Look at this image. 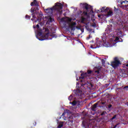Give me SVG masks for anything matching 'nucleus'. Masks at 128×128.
Returning <instances> with one entry per match:
<instances>
[{
	"label": "nucleus",
	"instance_id": "nucleus-1",
	"mask_svg": "<svg viewBox=\"0 0 128 128\" xmlns=\"http://www.w3.org/2000/svg\"><path fill=\"white\" fill-rule=\"evenodd\" d=\"M31 6H33L30 9V12H32V16L33 18H36V14H38V2L36 0H34V2L30 3Z\"/></svg>",
	"mask_w": 128,
	"mask_h": 128
},
{
	"label": "nucleus",
	"instance_id": "nucleus-2",
	"mask_svg": "<svg viewBox=\"0 0 128 128\" xmlns=\"http://www.w3.org/2000/svg\"><path fill=\"white\" fill-rule=\"evenodd\" d=\"M120 64H122V63L117 57L114 58V62H111V66L114 68H116Z\"/></svg>",
	"mask_w": 128,
	"mask_h": 128
},
{
	"label": "nucleus",
	"instance_id": "nucleus-3",
	"mask_svg": "<svg viewBox=\"0 0 128 128\" xmlns=\"http://www.w3.org/2000/svg\"><path fill=\"white\" fill-rule=\"evenodd\" d=\"M54 8V10H57V12H60L62 10V8H64V5L60 2H57L55 4V6H53Z\"/></svg>",
	"mask_w": 128,
	"mask_h": 128
},
{
	"label": "nucleus",
	"instance_id": "nucleus-4",
	"mask_svg": "<svg viewBox=\"0 0 128 128\" xmlns=\"http://www.w3.org/2000/svg\"><path fill=\"white\" fill-rule=\"evenodd\" d=\"M74 122V114H72L70 116L66 122V124L68 126H72Z\"/></svg>",
	"mask_w": 128,
	"mask_h": 128
},
{
	"label": "nucleus",
	"instance_id": "nucleus-5",
	"mask_svg": "<svg viewBox=\"0 0 128 128\" xmlns=\"http://www.w3.org/2000/svg\"><path fill=\"white\" fill-rule=\"evenodd\" d=\"M92 71L90 70H88L87 71V72H85L84 74H81V76L80 77V78H82V80H84L85 78H86L88 76V74H90Z\"/></svg>",
	"mask_w": 128,
	"mask_h": 128
},
{
	"label": "nucleus",
	"instance_id": "nucleus-6",
	"mask_svg": "<svg viewBox=\"0 0 128 128\" xmlns=\"http://www.w3.org/2000/svg\"><path fill=\"white\" fill-rule=\"evenodd\" d=\"M100 12H105V14H108L110 10V8L106 6H103L102 8H100Z\"/></svg>",
	"mask_w": 128,
	"mask_h": 128
},
{
	"label": "nucleus",
	"instance_id": "nucleus-7",
	"mask_svg": "<svg viewBox=\"0 0 128 128\" xmlns=\"http://www.w3.org/2000/svg\"><path fill=\"white\" fill-rule=\"evenodd\" d=\"M44 32L46 33L45 35H44V36L45 38H48V36H50V30H48V28H45Z\"/></svg>",
	"mask_w": 128,
	"mask_h": 128
},
{
	"label": "nucleus",
	"instance_id": "nucleus-8",
	"mask_svg": "<svg viewBox=\"0 0 128 128\" xmlns=\"http://www.w3.org/2000/svg\"><path fill=\"white\" fill-rule=\"evenodd\" d=\"M80 5L82 6L83 8H85V10H86V12H88V8H90L88 7V4H80Z\"/></svg>",
	"mask_w": 128,
	"mask_h": 128
},
{
	"label": "nucleus",
	"instance_id": "nucleus-9",
	"mask_svg": "<svg viewBox=\"0 0 128 128\" xmlns=\"http://www.w3.org/2000/svg\"><path fill=\"white\" fill-rule=\"evenodd\" d=\"M76 23L74 22L70 26V28H71L72 30H76Z\"/></svg>",
	"mask_w": 128,
	"mask_h": 128
},
{
	"label": "nucleus",
	"instance_id": "nucleus-10",
	"mask_svg": "<svg viewBox=\"0 0 128 128\" xmlns=\"http://www.w3.org/2000/svg\"><path fill=\"white\" fill-rule=\"evenodd\" d=\"M77 14L78 16L82 14V16H88V12L86 11L82 12V11L80 10V12H78Z\"/></svg>",
	"mask_w": 128,
	"mask_h": 128
},
{
	"label": "nucleus",
	"instance_id": "nucleus-11",
	"mask_svg": "<svg viewBox=\"0 0 128 128\" xmlns=\"http://www.w3.org/2000/svg\"><path fill=\"white\" fill-rule=\"evenodd\" d=\"M96 48H100L101 46H102V41H98L96 42Z\"/></svg>",
	"mask_w": 128,
	"mask_h": 128
},
{
	"label": "nucleus",
	"instance_id": "nucleus-12",
	"mask_svg": "<svg viewBox=\"0 0 128 128\" xmlns=\"http://www.w3.org/2000/svg\"><path fill=\"white\" fill-rule=\"evenodd\" d=\"M97 107H98V103L94 104L93 106H91L92 110L93 112H96V108Z\"/></svg>",
	"mask_w": 128,
	"mask_h": 128
},
{
	"label": "nucleus",
	"instance_id": "nucleus-13",
	"mask_svg": "<svg viewBox=\"0 0 128 128\" xmlns=\"http://www.w3.org/2000/svg\"><path fill=\"white\" fill-rule=\"evenodd\" d=\"M105 16L108 18L110 16H112V10H110L106 14H104Z\"/></svg>",
	"mask_w": 128,
	"mask_h": 128
},
{
	"label": "nucleus",
	"instance_id": "nucleus-14",
	"mask_svg": "<svg viewBox=\"0 0 128 128\" xmlns=\"http://www.w3.org/2000/svg\"><path fill=\"white\" fill-rule=\"evenodd\" d=\"M122 76H124V78H128V71H124V72H122Z\"/></svg>",
	"mask_w": 128,
	"mask_h": 128
},
{
	"label": "nucleus",
	"instance_id": "nucleus-15",
	"mask_svg": "<svg viewBox=\"0 0 128 128\" xmlns=\"http://www.w3.org/2000/svg\"><path fill=\"white\" fill-rule=\"evenodd\" d=\"M45 10L46 12H50V10H51V12L54 10V8L53 6L52 8H48L46 9Z\"/></svg>",
	"mask_w": 128,
	"mask_h": 128
},
{
	"label": "nucleus",
	"instance_id": "nucleus-16",
	"mask_svg": "<svg viewBox=\"0 0 128 128\" xmlns=\"http://www.w3.org/2000/svg\"><path fill=\"white\" fill-rule=\"evenodd\" d=\"M64 126V122H61L59 123L58 128H62Z\"/></svg>",
	"mask_w": 128,
	"mask_h": 128
},
{
	"label": "nucleus",
	"instance_id": "nucleus-17",
	"mask_svg": "<svg viewBox=\"0 0 128 128\" xmlns=\"http://www.w3.org/2000/svg\"><path fill=\"white\" fill-rule=\"evenodd\" d=\"M70 104H72V106H76V104H78V102H76V100H74L72 102H70Z\"/></svg>",
	"mask_w": 128,
	"mask_h": 128
},
{
	"label": "nucleus",
	"instance_id": "nucleus-18",
	"mask_svg": "<svg viewBox=\"0 0 128 128\" xmlns=\"http://www.w3.org/2000/svg\"><path fill=\"white\" fill-rule=\"evenodd\" d=\"M54 22V19L50 17L48 20V22Z\"/></svg>",
	"mask_w": 128,
	"mask_h": 128
},
{
	"label": "nucleus",
	"instance_id": "nucleus-19",
	"mask_svg": "<svg viewBox=\"0 0 128 128\" xmlns=\"http://www.w3.org/2000/svg\"><path fill=\"white\" fill-rule=\"evenodd\" d=\"M84 20H86V18L82 17L81 18V22L82 24H84Z\"/></svg>",
	"mask_w": 128,
	"mask_h": 128
},
{
	"label": "nucleus",
	"instance_id": "nucleus-20",
	"mask_svg": "<svg viewBox=\"0 0 128 128\" xmlns=\"http://www.w3.org/2000/svg\"><path fill=\"white\" fill-rule=\"evenodd\" d=\"M50 36H52V38H56V34H55V32L52 33Z\"/></svg>",
	"mask_w": 128,
	"mask_h": 128
},
{
	"label": "nucleus",
	"instance_id": "nucleus-21",
	"mask_svg": "<svg viewBox=\"0 0 128 128\" xmlns=\"http://www.w3.org/2000/svg\"><path fill=\"white\" fill-rule=\"evenodd\" d=\"M114 118H116V114L114 115V116L112 118H110V122H112V120H114Z\"/></svg>",
	"mask_w": 128,
	"mask_h": 128
},
{
	"label": "nucleus",
	"instance_id": "nucleus-22",
	"mask_svg": "<svg viewBox=\"0 0 128 128\" xmlns=\"http://www.w3.org/2000/svg\"><path fill=\"white\" fill-rule=\"evenodd\" d=\"M25 18L26 19V20H30V16L26 14V15L25 16Z\"/></svg>",
	"mask_w": 128,
	"mask_h": 128
},
{
	"label": "nucleus",
	"instance_id": "nucleus-23",
	"mask_svg": "<svg viewBox=\"0 0 128 128\" xmlns=\"http://www.w3.org/2000/svg\"><path fill=\"white\" fill-rule=\"evenodd\" d=\"M34 28H40V25H38V24L36 26H33Z\"/></svg>",
	"mask_w": 128,
	"mask_h": 128
},
{
	"label": "nucleus",
	"instance_id": "nucleus-24",
	"mask_svg": "<svg viewBox=\"0 0 128 128\" xmlns=\"http://www.w3.org/2000/svg\"><path fill=\"white\" fill-rule=\"evenodd\" d=\"M88 86H90V88H93L94 86V85L92 84L90 82H88Z\"/></svg>",
	"mask_w": 128,
	"mask_h": 128
},
{
	"label": "nucleus",
	"instance_id": "nucleus-25",
	"mask_svg": "<svg viewBox=\"0 0 128 128\" xmlns=\"http://www.w3.org/2000/svg\"><path fill=\"white\" fill-rule=\"evenodd\" d=\"M74 98V96H72V95H70L69 97H68V100H72V98Z\"/></svg>",
	"mask_w": 128,
	"mask_h": 128
},
{
	"label": "nucleus",
	"instance_id": "nucleus-26",
	"mask_svg": "<svg viewBox=\"0 0 128 128\" xmlns=\"http://www.w3.org/2000/svg\"><path fill=\"white\" fill-rule=\"evenodd\" d=\"M102 66H104V64H106V60H104L102 59Z\"/></svg>",
	"mask_w": 128,
	"mask_h": 128
},
{
	"label": "nucleus",
	"instance_id": "nucleus-27",
	"mask_svg": "<svg viewBox=\"0 0 128 128\" xmlns=\"http://www.w3.org/2000/svg\"><path fill=\"white\" fill-rule=\"evenodd\" d=\"M106 112L104 111L101 113L100 116H104L106 115Z\"/></svg>",
	"mask_w": 128,
	"mask_h": 128
},
{
	"label": "nucleus",
	"instance_id": "nucleus-28",
	"mask_svg": "<svg viewBox=\"0 0 128 128\" xmlns=\"http://www.w3.org/2000/svg\"><path fill=\"white\" fill-rule=\"evenodd\" d=\"M38 36H42V32H38Z\"/></svg>",
	"mask_w": 128,
	"mask_h": 128
},
{
	"label": "nucleus",
	"instance_id": "nucleus-29",
	"mask_svg": "<svg viewBox=\"0 0 128 128\" xmlns=\"http://www.w3.org/2000/svg\"><path fill=\"white\" fill-rule=\"evenodd\" d=\"M124 90H128V86H125L124 88Z\"/></svg>",
	"mask_w": 128,
	"mask_h": 128
},
{
	"label": "nucleus",
	"instance_id": "nucleus-30",
	"mask_svg": "<svg viewBox=\"0 0 128 128\" xmlns=\"http://www.w3.org/2000/svg\"><path fill=\"white\" fill-rule=\"evenodd\" d=\"M92 26L93 28H96V23L93 24Z\"/></svg>",
	"mask_w": 128,
	"mask_h": 128
},
{
	"label": "nucleus",
	"instance_id": "nucleus-31",
	"mask_svg": "<svg viewBox=\"0 0 128 128\" xmlns=\"http://www.w3.org/2000/svg\"><path fill=\"white\" fill-rule=\"evenodd\" d=\"M126 2H128V0H126V1H123L122 2H120V4H126Z\"/></svg>",
	"mask_w": 128,
	"mask_h": 128
},
{
	"label": "nucleus",
	"instance_id": "nucleus-32",
	"mask_svg": "<svg viewBox=\"0 0 128 128\" xmlns=\"http://www.w3.org/2000/svg\"><path fill=\"white\" fill-rule=\"evenodd\" d=\"M120 38L118 37H116L115 39V42H118V40H119Z\"/></svg>",
	"mask_w": 128,
	"mask_h": 128
},
{
	"label": "nucleus",
	"instance_id": "nucleus-33",
	"mask_svg": "<svg viewBox=\"0 0 128 128\" xmlns=\"http://www.w3.org/2000/svg\"><path fill=\"white\" fill-rule=\"evenodd\" d=\"M106 104V102H101V104H102L103 106H104Z\"/></svg>",
	"mask_w": 128,
	"mask_h": 128
},
{
	"label": "nucleus",
	"instance_id": "nucleus-34",
	"mask_svg": "<svg viewBox=\"0 0 128 128\" xmlns=\"http://www.w3.org/2000/svg\"><path fill=\"white\" fill-rule=\"evenodd\" d=\"M90 38H92V36H90V35H89V36L86 38V40H90Z\"/></svg>",
	"mask_w": 128,
	"mask_h": 128
},
{
	"label": "nucleus",
	"instance_id": "nucleus-35",
	"mask_svg": "<svg viewBox=\"0 0 128 128\" xmlns=\"http://www.w3.org/2000/svg\"><path fill=\"white\" fill-rule=\"evenodd\" d=\"M112 105L110 104L108 106V108H112Z\"/></svg>",
	"mask_w": 128,
	"mask_h": 128
},
{
	"label": "nucleus",
	"instance_id": "nucleus-36",
	"mask_svg": "<svg viewBox=\"0 0 128 128\" xmlns=\"http://www.w3.org/2000/svg\"><path fill=\"white\" fill-rule=\"evenodd\" d=\"M95 72H96V74H100V70H96Z\"/></svg>",
	"mask_w": 128,
	"mask_h": 128
},
{
	"label": "nucleus",
	"instance_id": "nucleus-37",
	"mask_svg": "<svg viewBox=\"0 0 128 128\" xmlns=\"http://www.w3.org/2000/svg\"><path fill=\"white\" fill-rule=\"evenodd\" d=\"M86 86V84H81V86Z\"/></svg>",
	"mask_w": 128,
	"mask_h": 128
},
{
	"label": "nucleus",
	"instance_id": "nucleus-38",
	"mask_svg": "<svg viewBox=\"0 0 128 128\" xmlns=\"http://www.w3.org/2000/svg\"><path fill=\"white\" fill-rule=\"evenodd\" d=\"M65 114H66V112H64L62 113V116H64V115H65Z\"/></svg>",
	"mask_w": 128,
	"mask_h": 128
},
{
	"label": "nucleus",
	"instance_id": "nucleus-39",
	"mask_svg": "<svg viewBox=\"0 0 128 128\" xmlns=\"http://www.w3.org/2000/svg\"><path fill=\"white\" fill-rule=\"evenodd\" d=\"M118 124H116V125H115L112 128H116V126H118Z\"/></svg>",
	"mask_w": 128,
	"mask_h": 128
},
{
	"label": "nucleus",
	"instance_id": "nucleus-40",
	"mask_svg": "<svg viewBox=\"0 0 128 128\" xmlns=\"http://www.w3.org/2000/svg\"><path fill=\"white\" fill-rule=\"evenodd\" d=\"M102 15H98V18H102Z\"/></svg>",
	"mask_w": 128,
	"mask_h": 128
},
{
	"label": "nucleus",
	"instance_id": "nucleus-41",
	"mask_svg": "<svg viewBox=\"0 0 128 128\" xmlns=\"http://www.w3.org/2000/svg\"><path fill=\"white\" fill-rule=\"evenodd\" d=\"M39 40H44V38L39 39Z\"/></svg>",
	"mask_w": 128,
	"mask_h": 128
},
{
	"label": "nucleus",
	"instance_id": "nucleus-42",
	"mask_svg": "<svg viewBox=\"0 0 128 128\" xmlns=\"http://www.w3.org/2000/svg\"><path fill=\"white\" fill-rule=\"evenodd\" d=\"M124 6L125 8H128V5H124Z\"/></svg>",
	"mask_w": 128,
	"mask_h": 128
},
{
	"label": "nucleus",
	"instance_id": "nucleus-43",
	"mask_svg": "<svg viewBox=\"0 0 128 128\" xmlns=\"http://www.w3.org/2000/svg\"><path fill=\"white\" fill-rule=\"evenodd\" d=\"M68 22H72V19L70 18L68 19Z\"/></svg>",
	"mask_w": 128,
	"mask_h": 128
},
{
	"label": "nucleus",
	"instance_id": "nucleus-44",
	"mask_svg": "<svg viewBox=\"0 0 128 128\" xmlns=\"http://www.w3.org/2000/svg\"><path fill=\"white\" fill-rule=\"evenodd\" d=\"M78 92H82V91H80V90H78Z\"/></svg>",
	"mask_w": 128,
	"mask_h": 128
},
{
	"label": "nucleus",
	"instance_id": "nucleus-45",
	"mask_svg": "<svg viewBox=\"0 0 128 128\" xmlns=\"http://www.w3.org/2000/svg\"><path fill=\"white\" fill-rule=\"evenodd\" d=\"M126 106H128V102H126Z\"/></svg>",
	"mask_w": 128,
	"mask_h": 128
},
{
	"label": "nucleus",
	"instance_id": "nucleus-46",
	"mask_svg": "<svg viewBox=\"0 0 128 128\" xmlns=\"http://www.w3.org/2000/svg\"><path fill=\"white\" fill-rule=\"evenodd\" d=\"M80 82H84V80H81Z\"/></svg>",
	"mask_w": 128,
	"mask_h": 128
},
{
	"label": "nucleus",
	"instance_id": "nucleus-47",
	"mask_svg": "<svg viewBox=\"0 0 128 128\" xmlns=\"http://www.w3.org/2000/svg\"><path fill=\"white\" fill-rule=\"evenodd\" d=\"M120 40H121V42H122V39L120 38Z\"/></svg>",
	"mask_w": 128,
	"mask_h": 128
},
{
	"label": "nucleus",
	"instance_id": "nucleus-48",
	"mask_svg": "<svg viewBox=\"0 0 128 128\" xmlns=\"http://www.w3.org/2000/svg\"><path fill=\"white\" fill-rule=\"evenodd\" d=\"M36 124V123L35 122V124H34V126H35Z\"/></svg>",
	"mask_w": 128,
	"mask_h": 128
},
{
	"label": "nucleus",
	"instance_id": "nucleus-49",
	"mask_svg": "<svg viewBox=\"0 0 128 128\" xmlns=\"http://www.w3.org/2000/svg\"><path fill=\"white\" fill-rule=\"evenodd\" d=\"M100 12V10H98V12Z\"/></svg>",
	"mask_w": 128,
	"mask_h": 128
},
{
	"label": "nucleus",
	"instance_id": "nucleus-50",
	"mask_svg": "<svg viewBox=\"0 0 128 128\" xmlns=\"http://www.w3.org/2000/svg\"><path fill=\"white\" fill-rule=\"evenodd\" d=\"M31 20H34V19H33V18H32V19H31Z\"/></svg>",
	"mask_w": 128,
	"mask_h": 128
},
{
	"label": "nucleus",
	"instance_id": "nucleus-51",
	"mask_svg": "<svg viewBox=\"0 0 128 128\" xmlns=\"http://www.w3.org/2000/svg\"><path fill=\"white\" fill-rule=\"evenodd\" d=\"M38 20H40V19H38Z\"/></svg>",
	"mask_w": 128,
	"mask_h": 128
},
{
	"label": "nucleus",
	"instance_id": "nucleus-52",
	"mask_svg": "<svg viewBox=\"0 0 128 128\" xmlns=\"http://www.w3.org/2000/svg\"><path fill=\"white\" fill-rule=\"evenodd\" d=\"M82 32H84V30H82Z\"/></svg>",
	"mask_w": 128,
	"mask_h": 128
},
{
	"label": "nucleus",
	"instance_id": "nucleus-53",
	"mask_svg": "<svg viewBox=\"0 0 128 128\" xmlns=\"http://www.w3.org/2000/svg\"><path fill=\"white\" fill-rule=\"evenodd\" d=\"M126 66H128V64H126Z\"/></svg>",
	"mask_w": 128,
	"mask_h": 128
},
{
	"label": "nucleus",
	"instance_id": "nucleus-54",
	"mask_svg": "<svg viewBox=\"0 0 128 128\" xmlns=\"http://www.w3.org/2000/svg\"><path fill=\"white\" fill-rule=\"evenodd\" d=\"M76 80H78L76 79Z\"/></svg>",
	"mask_w": 128,
	"mask_h": 128
}]
</instances>
